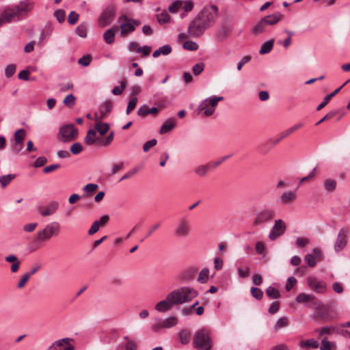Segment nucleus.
<instances>
[{"mask_svg":"<svg viewBox=\"0 0 350 350\" xmlns=\"http://www.w3.org/2000/svg\"><path fill=\"white\" fill-rule=\"evenodd\" d=\"M125 350H137V344L135 340H129L125 346Z\"/></svg>","mask_w":350,"mask_h":350,"instance_id":"nucleus-64","label":"nucleus"},{"mask_svg":"<svg viewBox=\"0 0 350 350\" xmlns=\"http://www.w3.org/2000/svg\"><path fill=\"white\" fill-rule=\"evenodd\" d=\"M34 8V3L30 0L22 1L18 5H14L10 8L5 10L2 12V16L5 19V23H10L15 20L20 19L22 14H27L33 10Z\"/></svg>","mask_w":350,"mask_h":350,"instance_id":"nucleus-1","label":"nucleus"},{"mask_svg":"<svg viewBox=\"0 0 350 350\" xmlns=\"http://www.w3.org/2000/svg\"><path fill=\"white\" fill-rule=\"evenodd\" d=\"M100 227V221H95L92 224V225L90 227V228L89 229L88 234L90 235H92V234H95L96 232H97L99 230Z\"/></svg>","mask_w":350,"mask_h":350,"instance_id":"nucleus-63","label":"nucleus"},{"mask_svg":"<svg viewBox=\"0 0 350 350\" xmlns=\"http://www.w3.org/2000/svg\"><path fill=\"white\" fill-rule=\"evenodd\" d=\"M305 261L306 262L308 265L310 267H314L317 264L315 259H314V256H313L311 254H307L305 256Z\"/></svg>","mask_w":350,"mask_h":350,"instance_id":"nucleus-62","label":"nucleus"},{"mask_svg":"<svg viewBox=\"0 0 350 350\" xmlns=\"http://www.w3.org/2000/svg\"><path fill=\"white\" fill-rule=\"evenodd\" d=\"M78 131L73 124L62 126L57 133V139L64 143L73 141L77 137Z\"/></svg>","mask_w":350,"mask_h":350,"instance_id":"nucleus-5","label":"nucleus"},{"mask_svg":"<svg viewBox=\"0 0 350 350\" xmlns=\"http://www.w3.org/2000/svg\"><path fill=\"white\" fill-rule=\"evenodd\" d=\"M137 97H133L130 99L128 106L126 108V114H129L132 110H133L137 105Z\"/></svg>","mask_w":350,"mask_h":350,"instance_id":"nucleus-58","label":"nucleus"},{"mask_svg":"<svg viewBox=\"0 0 350 350\" xmlns=\"http://www.w3.org/2000/svg\"><path fill=\"white\" fill-rule=\"evenodd\" d=\"M16 71V66L14 64H9L5 69V75L9 78L12 77Z\"/></svg>","mask_w":350,"mask_h":350,"instance_id":"nucleus-60","label":"nucleus"},{"mask_svg":"<svg viewBox=\"0 0 350 350\" xmlns=\"http://www.w3.org/2000/svg\"><path fill=\"white\" fill-rule=\"evenodd\" d=\"M23 146H24L23 142H13L11 148H12V150L15 154H18L23 148Z\"/></svg>","mask_w":350,"mask_h":350,"instance_id":"nucleus-61","label":"nucleus"},{"mask_svg":"<svg viewBox=\"0 0 350 350\" xmlns=\"http://www.w3.org/2000/svg\"><path fill=\"white\" fill-rule=\"evenodd\" d=\"M200 18L208 26H212L218 16V8L216 5L205 8L198 15Z\"/></svg>","mask_w":350,"mask_h":350,"instance_id":"nucleus-7","label":"nucleus"},{"mask_svg":"<svg viewBox=\"0 0 350 350\" xmlns=\"http://www.w3.org/2000/svg\"><path fill=\"white\" fill-rule=\"evenodd\" d=\"M273 46V40H269L264 42L262 44L261 48L259 51V53L261 55L267 54L272 50Z\"/></svg>","mask_w":350,"mask_h":350,"instance_id":"nucleus-35","label":"nucleus"},{"mask_svg":"<svg viewBox=\"0 0 350 350\" xmlns=\"http://www.w3.org/2000/svg\"><path fill=\"white\" fill-rule=\"evenodd\" d=\"M280 202L283 205H290L296 200V193L293 191H288L282 193L280 196Z\"/></svg>","mask_w":350,"mask_h":350,"instance_id":"nucleus-21","label":"nucleus"},{"mask_svg":"<svg viewBox=\"0 0 350 350\" xmlns=\"http://www.w3.org/2000/svg\"><path fill=\"white\" fill-rule=\"evenodd\" d=\"M275 217V212L271 208H266L260 211L256 215L254 220V226H258L271 221Z\"/></svg>","mask_w":350,"mask_h":350,"instance_id":"nucleus-12","label":"nucleus"},{"mask_svg":"<svg viewBox=\"0 0 350 350\" xmlns=\"http://www.w3.org/2000/svg\"><path fill=\"white\" fill-rule=\"evenodd\" d=\"M70 338H65L54 342L48 350H74V346L70 344Z\"/></svg>","mask_w":350,"mask_h":350,"instance_id":"nucleus-16","label":"nucleus"},{"mask_svg":"<svg viewBox=\"0 0 350 350\" xmlns=\"http://www.w3.org/2000/svg\"><path fill=\"white\" fill-rule=\"evenodd\" d=\"M102 141L101 137H96V132L93 129H90L88 131L86 136L84 138V142L88 145L92 146L95 144H100Z\"/></svg>","mask_w":350,"mask_h":350,"instance_id":"nucleus-20","label":"nucleus"},{"mask_svg":"<svg viewBox=\"0 0 350 350\" xmlns=\"http://www.w3.org/2000/svg\"><path fill=\"white\" fill-rule=\"evenodd\" d=\"M29 278H30L29 274L25 273L23 275H21V277L16 285V287L18 289L23 288L25 286V285H26L27 282H28V280H29Z\"/></svg>","mask_w":350,"mask_h":350,"instance_id":"nucleus-46","label":"nucleus"},{"mask_svg":"<svg viewBox=\"0 0 350 350\" xmlns=\"http://www.w3.org/2000/svg\"><path fill=\"white\" fill-rule=\"evenodd\" d=\"M349 81H347V82H345L342 85H341L340 88L336 89L333 92H332L331 94L327 95L325 98H324V100L319 105V106L317 107V111H320L321 109H322L324 107H325L327 103H329V101L331 100V98H332L335 95H336L339 92L340 90L342 88V87L347 84Z\"/></svg>","mask_w":350,"mask_h":350,"instance_id":"nucleus-26","label":"nucleus"},{"mask_svg":"<svg viewBox=\"0 0 350 350\" xmlns=\"http://www.w3.org/2000/svg\"><path fill=\"white\" fill-rule=\"evenodd\" d=\"M170 293L176 305L189 302L198 295V293L195 288L189 286L179 288Z\"/></svg>","mask_w":350,"mask_h":350,"instance_id":"nucleus-2","label":"nucleus"},{"mask_svg":"<svg viewBox=\"0 0 350 350\" xmlns=\"http://www.w3.org/2000/svg\"><path fill=\"white\" fill-rule=\"evenodd\" d=\"M196 270L195 269H189L180 275V279L183 281L188 282L191 281L194 279L195 274H196Z\"/></svg>","mask_w":350,"mask_h":350,"instance_id":"nucleus-36","label":"nucleus"},{"mask_svg":"<svg viewBox=\"0 0 350 350\" xmlns=\"http://www.w3.org/2000/svg\"><path fill=\"white\" fill-rule=\"evenodd\" d=\"M162 323L164 328H170L177 324L178 319L175 317H170L163 320Z\"/></svg>","mask_w":350,"mask_h":350,"instance_id":"nucleus-40","label":"nucleus"},{"mask_svg":"<svg viewBox=\"0 0 350 350\" xmlns=\"http://www.w3.org/2000/svg\"><path fill=\"white\" fill-rule=\"evenodd\" d=\"M113 104L111 100H107L100 107V117L96 116V120L105 118L111 111Z\"/></svg>","mask_w":350,"mask_h":350,"instance_id":"nucleus-24","label":"nucleus"},{"mask_svg":"<svg viewBox=\"0 0 350 350\" xmlns=\"http://www.w3.org/2000/svg\"><path fill=\"white\" fill-rule=\"evenodd\" d=\"M315 297L311 294L299 293L295 300L297 303H305L307 301H312Z\"/></svg>","mask_w":350,"mask_h":350,"instance_id":"nucleus-34","label":"nucleus"},{"mask_svg":"<svg viewBox=\"0 0 350 350\" xmlns=\"http://www.w3.org/2000/svg\"><path fill=\"white\" fill-rule=\"evenodd\" d=\"M323 185L327 191L332 192L336 189V182L333 179H326Z\"/></svg>","mask_w":350,"mask_h":350,"instance_id":"nucleus-42","label":"nucleus"},{"mask_svg":"<svg viewBox=\"0 0 350 350\" xmlns=\"http://www.w3.org/2000/svg\"><path fill=\"white\" fill-rule=\"evenodd\" d=\"M26 136V131L24 129H20L15 131L14 135V142H23Z\"/></svg>","mask_w":350,"mask_h":350,"instance_id":"nucleus-38","label":"nucleus"},{"mask_svg":"<svg viewBox=\"0 0 350 350\" xmlns=\"http://www.w3.org/2000/svg\"><path fill=\"white\" fill-rule=\"evenodd\" d=\"M286 229V226L283 220L280 219L275 220L269 234V239L271 241L275 240L284 233Z\"/></svg>","mask_w":350,"mask_h":350,"instance_id":"nucleus-13","label":"nucleus"},{"mask_svg":"<svg viewBox=\"0 0 350 350\" xmlns=\"http://www.w3.org/2000/svg\"><path fill=\"white\" fill-rule=\"evenodd\" d=\"M15 177V174H8L0 176V183L2 187L7 186Z\"/></svg>","mask_w":350,"mask_h":350,"instance_id":"nucleus-43","label":"nucleus"},{"mask_svg":"<svg viewBox=\"0 0 350 350\" xmlns=\"http://www.w3.org/2000/svg\"><path fill=\"white\" fill-rule=\"evenodd\" d=\"M179 338L182 344H187L191 338V333L186 329H183L179 332Z\"/></svg>","mask_w":350,"mask_h":350,"instance_id":"nucleus-39","label":"nucleus"},{"mask_svg":"<svg viewBox=\"0 0 350 350\" xmlns=\"http://www.w3.org/2000/svg\"><path fill=\"white\" fill-rule=\"evenodd\" d=\"M175 304L170 293H169L166 299L158 302L155 305V310L159 312H164L170 310Z\"/></svg>","mask_w":350,"mask_h":350,"instance_id":"nucleus-18","label":"nucleus"},{"mask_svg":"<svg viewBox=\"0 0 350 350\" xmlns=\"http://www.w3.org/2000/svg\"><path fill=\"white\" fill-rule=\"evenodd\" d=\"M266 294L271 299H278L280 296L279 291L272 286H269L267 288Z\"/></svg>","mask_w":350,"mask_h":350,"instance_id":"nucleus-44","label":"nucleus"},{"mask_svg":"<svg viewBox=\"0 0 350 350\" xmlns=\"http://www.w3.org/2000/svg\"><path fill=\"white\" fill-rule=\"evenodd\" d=\"M183 48L189 51H196L198 49V45L193 41H186L183 44Z\"/></svg>","mask_w":350,"mask_h":350,"instance_id":"nucleus-52","label":"nucleus"},{"mask_svg":"<svg viewBox=\"0 0 350 350\" xmlns=\"http://www.w3.org/2000/svg\"><path fill=\"white\" fill-rule=\"evenodd\" d=\"M120 86H115L112 90V94L114 95H120L125 89L126 84L125 81H120Z\"/></svg>","mask_w":350,"mask_h":350,"instance_id":"nucleus-53","label":"nucleus"},{"mask_svg":"<svg viewBox=\"0 0 350 350\" xmlns=\"http://www.w3.org/2000/svg\"><path fill=\"white\" fill-rule=\"evenodd\" d=\"M209 271L208 269H203L199 273L198 281L202 284L206 283L208 279Z\"/></svg>","mask_w":350,"mask_h":350,"instance_id":"nucleus-45","label":"nucleus"},{"mask_svg":"<svg viewBox=\"0 0 350 350\" xmlns=\"http://www.w3.org/2000/svg\"><path fill=\"white\" fill-rule=\"evenodd\" d=\"M92 61V56L90 55H83L78 59V64L82 66H88Z\"/></svg>","mask_w":350,"mask_h":350,"instance_id":"nucleus-50","label":"nucleus"},{"mask_svg":"<svg viewBox=\"0 0 350 350\" xmlns=\"http://www.w3.org/2000/svg\"><path fill=\"white\" fill-rule=\"evenodd\" d=\"M190 232V221L185 217L181 218L174 230V236L177 238H185L189 235Z\"/></svg>","mask_w":350,"mask_h":350,"instance_id":"nucleus-11","label":"nucleus"},{"mask_svg":"<svg viewBox=\"0 0 350 350\" xmlns=\"http://www.w3.org/2000/svg\"><path fill=\"white\" fill-rule=\"evenodd\" d=\"M223 100V96H215L206 98L200 103L198 107V111H204L206 116H210L214 113L218 102Z\"/></svg>","mask_w":350,"mask_h":350,"instance_id":"nucleus-6","label":"nucleus"},{"mask_svg":"<svg viewBox=\"0 0 350 350\" xmlns=\"http://www.w3.org/2000/svg\"><path fill=\"white\" fill-rule=\"evenodd\" d=\"M109 129V125L105 122H98L95 124V130L96 132H98L99 134L102 136L107 133Z\"/></svg>","mask_w":350,"mask_h":350,"instance_id":"nucleus-33","label":"nucleus"},{"mask_svg":"<svg viewBox=\"0 0 350 350\" xmlns=\"http://www.w3.org/2000/svg\"><path fill=\"white\" fill-rule=\"evenodd\" d=\"M115 16L116 8L112 5L107 6L98 19L99 26L105 27L110 25L113 22Z\"/></svg>","mask_w":350,"mask_h":350,"instance_id":"nucleus-10","label":"nucleus"},{"mask_svg":"<svg viewBox=\"0 0 350 350\" xmlns=\"http://www.w3.org/2000/svg\"><path fill=\"white\" fill-rule=\"evenodd\" d=\"M157 18L159 24H163L169 22L170 16L166 11H164L158 14Z\"/></svg>","mask_w":350,"mask_h":350,"instance_id":"nucleus-47","label":"nucleus"},{"mask_svg":"<svg viewBox=\"0 0 350 350\" xmlns=\"http://www.w3.org/2000/svg\"><path fill=\"white\" fill-rule=\"evenodd\" d=\"M79 15L74 12L72 11L68 16V23L70 25H75L79 20Z\"/></svg>","mask_w":350,"mask_h":350,"instance_id":"nucleus-55","label":"nucleus"},{"mask_svg":"<svg viewBox=\"0 0 350 350\" xmlns=\"http://www.w3.org/2000/svg\"><path fill=\"white\" fill-rule=\"evenodd\" d=\"M59 207L57 202H51L45 208L40 207L38 211L43 217L52 215L55 213Z\"/></svg>","mask_w":350,"mask_h":350,"instance_id":"nucleus-19","label":"nucleus"},{"mask_svg":"<svg viewBox=\"0 0 350 350\" xmlns=\"http://www.w3.org/2000/svg\"><path fill=\"white\" fill-rule=\"evenodd\" d=\"M228 157H229V156H226V157H223L221 160H219L218 161H216L215 163H207L206 165H202L198 166L195 169V173L197 174L198 176H205L207 174V172L209 170H213V169L217 167L226 159H227Z\"/></svg>","mask_w":350,"mask_h":350,"instance_id":"nucleus-17","label":"nucleus"},{"mask_svg":"<svg viewBox=\"0 0 350 350\" xmlns=\"http://www.w3.org/2000/svg\"><path fill=\"white\" fill-rule=\"evenodd\" d=\"M336 328L333 326H325L323 327L320 329H317L314 330V332L317 333L319 338H323L324 335H329L332 333L334 332Z\"/></svg>","mask_w":350,"mask_h":350,"instance_id":"nucleus-29","label":"nucleus"},{"mask_svg":"<svg viewBox=\"0 0 350 350\" xmlns=\"http://www.w3.org/2000/svg\"><path fill=\"white\" fill-rule=\"evenodd\" d=\"M348 233L347 228H342L339 230L336 241L334 244V250L338 252L342 250L348 242Z\"/></svg>","mask_w":350,"mask_h":350,"instance_id":"nucleus-14","label":"nucleus"},{"mask_svg":"<svg viewBox=\"0 0 350 350\" xmlns=\"http://www.w3.org/2000/svg\"><path fill=\"white\" fill-rule=\"evenodd\" d=\"M334 345L326 340V338H323L321 340V344L320 347L321 350H332V347Z\"/></svg>","mask_w":350,"mask_h":350,"instance_id":"nucleus-57","label":"nucleus"},{"mask_svg":"<svg viewBox=\"0 0 350 350\" xmlns=\"http://www.w3.org/2000/svg\"><path fill=\"white\" fill-rule=\"evenodd\" d=\"M75 97L72 94H69L64 99V104L69 107H72L75 103Z\"/></svg>","mask_w":350,"mask_h":350,"instance_id":"nucleus-59","label":"nucleus"},{"mask_svg":"<svg viewBox=\"0 0 350 350\" xmlns=\"http://www.w3.org/2000/svg\"><path fill=\"white\" fill-rule=\"evenodd\" d=\"M176 123L175 120L172 118L168 119L161 126L159 133L161 134L166 133L172 130L176 126Z\"/></svg>","mask_w":350,"mask_h":350,"instance_id":"nucleus-28","label":"nucleus"},{"mask_svg":"<svg viewBox=\"0 0 350 350\" xmlns=\"http://www.w3.org/2000/svg\"><path fill=\"white\" fill-rule=\"evenodd\" d=\"M133 19L129 18L126 15H122L118 19V26L120 29V35L122 38L126 37L129 33L135 30V27L132 23Z\"/></svg>","mask_w":350,"mask_h":350,"instance_id":"nucleus-8","label":"nucleus"},{"mask_svg":"<svg viewBox=\"0 0 350 350\" xmlns=\"http://www.w3.org/2000/svg\"><path fill=\"white\" fill-rule=\"evenodd\" d=\"M77 34L81 38L87 36V26L85 24H80L78 25L75 30Z\"/></svg>","mask_w":350,"mask_h":350,"instance_id":"nucleus-48","label":"nucleus"},{"mask_svg":"<svg viewBox=\"0 0 350 350\" xmlns=\"http://www.w3.org/2000/svg\"><path fill=\"white\" fill-rule=\"evenodd\" d=\"M207 28L208 26L198 16L189 25L188 33L191 37H199Z\"/></svg>","mask_w":350,"mask_h":350,"instance_id":"nucleus-9","label":"nucleus"},{"mask_svg":"<svg viewBox=\"0 0 350 350\" xmlns=\"http://www.w3.org/2000/svg\"><path fill=\"white\" fill-rule=\"evenodd\" d=\"M5 260L8 262L12 263V265L10 267V271L12 273H16L18 271L21 262L18 259V258L14 255H8L5 257Z\"/></svg>","mask_w":350,"mask_h":350,"instance_id":"nucleus-25","label":"nucleus"},{"mask_svg":"<svg viewBox=\"0 0 350 350\" xmlns=\"http://www.w3.org/2000/svg\"><path fill=\"white\" fill-rule=\"evenodd\" d=\"M302 126H303V124L302 123H299V124H295L294 126H293L288 128V129L282 131L280 133V138H279L278 141H280V140L286 137L287 136L290 135L291 134H292L293 133H294L297 130L299 129Z\"/></svg>","mask_w":350,"mask_h":350,"instance_id":"nucleus-30","label":"nucleus"},{"mask_svg":"<svg viewBox=\"0 0 350 350\" xmlns=\"http://www.w3.org/2000/svg\"><path fill=\"white\" fill-rule=\"evenodd\" d=\"M299 347L303 349H317L319 347V342L314 339H309L306 341L299 342Z\"/></svg>","mask_w":350,"mask_h":350,"instance_id":"nucleus-31","label":"nucleus"},{"mask_svg":"<svg viewBox=\"0 0 350 350\" xmlns=\"http://www.w3.org/2000/svg\"><path fill=\"white\" fill-rule=\"evenodd\" d=\"M172 47L169 44L163 45L152 53L154 57H158L160 55H167L172 52Z\"/></svg>","mask_w":350,"mask_h":350,"instance_id":"nucleus-32","label":"nucleus"},{"mask_svg":"<svg viewBox=\"0 0 350 350\" xmlns=\"http://www.w3.org/2000/svg\"><path fill=\"white\" fill-rule=\"evenodd\" d=\"M307 284L311 290L317 293H324L327 291L326 284L314 277L307 278Z\"/></svg>","mask_w":350,"mask_h":350,"instance_id":"nucleus-15","label":"nucleus"},{"mask_svg":"<svg viewBox=\"0 0 350 350\" xmlns=\"http://www.w3.org/2000/svg\"><path fill=\"white\" fill-rule=\"evenodd\" d=\"M82 150H83L82 145L79 142L74 143L70 146V152L73 154H78L81 153L82 152Z\"/></svg>","mask_w":350,"mask_h":350,"instance_id":"nucleus-56","label":"nucleus"},{"mask_svg":"<svg viewBox=\"0 0 350 350\" xmlns=\"http://www.w3.org/2000/svg\"><path fill=\"white\" fill-rule=\"evenodd\" d=\"M251 294L254 298L257 299L258 300H260L263 297L262 291L256 287L251 288Z\"/></svg>","mask_w":350,"mask_h":350,"instance_id":"nucleus-54","label":"nucleus"},{"mask_svg":"<svg viewBox=\"0 0 350 350\" xmlns=\"http://www.w3.org/2000/svg\"><path fill=\"white\" fill-rule=\"evenodd\" d=\"M282 18V14L279 12H276L271 15L267 16L262 18V21L265 23V25H274L278 23Z\"/></svg>","mask_w":350,"mask_h":350,"instance_id":"nucleus-23","label":"nucleus"},{"mask_svg":"<svg viewBox=\"0 0 350 350\" xmlns=\"http://www.w3.org/2000/svg\"><path fill=\"white\" fill-rule=\"evenodd\" d=\"M230 33V29L226 27H222L217 33V38L219 41L226 38Z\"/></svg>","mask_w":350,"mask_h":350,"instance_id":"nucleus-41","label":"nucleus"},{"mask_svg":"<svg viewBox=\"0 0 350 350\" xmlns=\"http://www.w3.org/2000/svg\"><path fill=\"white\" fill-rule=\"evenodd\" d=\"M54 16L59 23H62L65 21L66 12L62 9L57 10L54 12Z\"/></svg>","mask_w":350,"mask_h":350,"instance_id":"nucleus-49","label":"nucleus"},{"mask_svg":"<svg viewBox=\"0 0 350 350\" xmlns=\"http://www.w3.org/2000/svg\"><path fill=\"white\" fill-rule=\"evenodd\" d=\"M119 30L117 25L113 26L111 28L106 30L103 33V38L105 42L108 44H111L114 42V38L116 33Z\"/></svg>","mask_w":350,"mask_h":350,"instance_id":"nucleus-22","label":"nucleus"},{"mask_svg":"<svg viewBox=\"0 0 350 350\" xmlns=\"http://www.w3.org/2000/svg\"><path fill=\"white\" fill-rule=\"evenodd\" d=\"M60 230V226L57 222L47 224L42 230L37 232L35 241L44 242L49 241L53 235H57Z\"/></svg>","mask_w":350,"mask_h":350,"instance_id":"nucleus-4","label":"nucleus"},{"mask_svg":"<svg viewBox=\"0 0 350 350\" xmlns=\"http://www.w3.org/2000/svg\"><path fill=\"white\" fill-rule=\"evenodd\" d=\"M289 325V320L286 317H282L279 318L275 322V325L273 327V330L275 332H278L280 331L282 329H284L288 327Z\"/></svg>","mask_w":350,"mask_h":350,"instance_id":"nucleus-27","label":"nucleus"},{"mask_svg":"<svg viewBox=\"0 0 350 350\" xmlns=\"http://www.w3.org/2000/svg\"><path fill=\"white\" fill-rule=\"evenodd\" d=\"M193 345L196 349L210 350L212 347V344L208 332L205 329L198 330L194 334Z\"/></svg>","mask_w":350,"mask_h":350,"instance_id":"nucleus-3","label":"nucleus"},{"mask_svg":"<svg viewBox=\"0 0 350 350\" xmlns=\"http://www.w3.org/2000/svg\"><path fill=\"white\" fill-rule=\"evenodd\" d=\"M183 1H175L168 8V10L171 13H176L178 10L180 8L183 6Z\"/></svg>","mask_w":350,"mask_h":350,"instance_id":"nucleus-51","label":"nucleus"},{"mask_svg":"<svg viewBox=\"0 0 350 350\" xmlns=\"http://www.w3.org/2000/svg\"><path fill=\"white\" fill-rule=\"evenodd\" d=\"M267 26L265 25V23L261 19L253 28V33L256 35L260 34L267 30Z\"/></svg>","mask_w":350,"mask_h":350,"instance_id":"nucleus-37","label":"nucleus"}]
</instances>
